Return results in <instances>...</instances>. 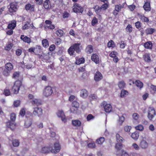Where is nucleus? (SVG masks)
I'll use <instances>...</instances> for the list:
<instances>
[{"label":"nucleus","instance_id":"nucleus-1","mask_svg":"<svg viewBox=\"0 0 156 156\" xmlns=\"http://www.w3.org/2000/svg\"><path fill=\"white\" fill-rule=\"evenodd\" d=\"M61 148V145L58 141L54 142L53 144L51 143H49L47 146L42 147L41 152L44 154L51 153L56 154L59 152Z\"/></svg>","mask_w":156,"mask_h":156},{"label":"nucleus","instance_id":"nucleus-2","mask_svg":"<svg viewBox=\"0 0 156 156\" xmlns=\"http://www.w3.org/2000/svg\"><path fill=\"white\" fill-rule=\"evenodd\" d=\"M83 49V47L80 43H75L73 44L68 50V54L70 56H73L75 51L78 54H80Z\"/></svg>","mask_w":156,"mask_h":156},{"label":"nucleus","instance_id":"nucleus-3","mask_svg":"<svg viewBox=\"0 0 156 156\" xmlns=\"http://www.w3.org/2000/svg\"><path fill=\"white\" fill-rule=\"evenodd\" d=\"M16 118V114L14 113H12L10 115V120L6 122L7 127L12 130L16 128V124L15 122Z\"/></svg>","mask_w":156,"mask_h":156},{"label":"nucleus","instance_id":"nucleus-4","mask_svg":"<svg viewBox=\"0 0 156 156\" xmlns=\"http://www.w3.org/2000/svg\"><path fill=\"white\" fill-rule=\"evenodd\" d=\"M22 85V82L21 81L19 80L16 81L14 83L12 90L13 91V94H18L20 88Z\"/></svg>","mask_w":156,"mask_h":156},{"label":"nucleus","instance_id":"nucleus-5","mask_svg":"<svg viewBox=\"0 0 156 156\" xmlns=\"http://www.w3.org/2000/svg\"><path fill=\"white\" fill-rule=\"evenodd\" d=\"M18 7V3L16 2H11L8 6L9 12L12 14L17 11Z\"/></svg>","mask_w":156,"mask_h":156},{"label":"nucleus","instance_id":"nucleus-6","mask_svg":"<svg viewBox=\"0 0 156 156\" xmlns=\"http://www.w3.org/2000/svg\"><path fill=\"white\" fill-rule=\"evenodd\" d=\"M125 2L123 3L121 5L120 4L116 5H115L114 10L112 12V14L115 16H117L119 13V12L121 11V9L124 8L126 5Z\"/></svg>","mask_w":156,"mask_h":156},{"label":"nucleus","instance_id":"nucleus-7","mask_svg":"<svg viewBox=\"0 0 156 156\" xmlns=\"http://www.w3.org/2000/svg\"><path fill=\"white\" fill-rule=\"evenodd\" d=\"M53 93L52 87L50 86H46L43 90V94L44 96L46 97L51 96Z\"/></svg>","mask_w":156,"mask_h":156},{"label":"nucleus","instance_id":"nucleus-8","mask_svg":"<svg viewBox=\"0 0 156 156\" xmlns=\"http://www.w3.org/2000/svg\"><path fill=\"white\" fill-rule=\"evenodd\" d=\"M71 105L72 107L70 109V111L73 113H76L79 107V103L76 100L72 102Z\"/></svg>","mask_w":156,"mask_h":156},{"label":"nucleus","instance_id":"nucleus-9","mask_svg":"<svg viewBox=\"0 0 156 156\" xmlns=\"http://www.w3.org/2000/svg\"><path fill=\"white\" fill-rule=\"evenodd\" d=\"M101 105L103 106L105 112L107 113H109L112 110V106L109 104H108L105 101H103L101 104Z\"/></svg>","mask_w":156,"mask_h":156},{"label":"nucleus","instance_id":"nucleus-10","mask_svg":"<svg viewBox=\"0 0 156 156\" xmlns=\"http://www.w3.org/2000/svg\"><path fill=\"white\" fill-rule=\"evenodd\" d=\"M155 115V111L154 108L152 107H150L148 109L147 117L148 119L151 120Z\"/></svg>","mask_w":156,"mask_h":156},{"label":"nucleus","instance_id":"nucleus-11","mask_svg":"<svg viewBox=\"0 0 156 156\" xmlns=\"http://www.w3.org/2000/svg\"><path fill=\"white\" fill-rule=\"evenodd\" d=\"M74 7L73 9V12L76 13H82L83 11V8L79 4L76 3L73 5Z\"/></svg>","mask_w":156,"mask_h":156},{"label":"nucleus","instance_id":"nucleus-12","mask_svg":"<svg viewBox=\"0 0 156 156\" xmlns=\"http://www.w3.org/2000/svg\"><path fill=\"white\" fill-rule=\"evenodd\" d=\"M33 114L35 116L40 117L43 114V109L41 108L38 107L34 108Z\"/></svg>","mask_w":156,"mask_h":156},{"label":"nucleus","instance_id":"nucleus-13","mask_svg":"<svg viewBox=\"0 0 156 156\" xmlns=\"http://www.w3.org/2000/svg\"><path fill=\"white\" fill-rule=\"evenodd\" d=\"M57 115L58 117L61 118L62 121L64 123L66 122L67 119L63 111L59 110L57 113Z\"/></svg>","mask_w":156,"mask_h":156},{"label":"nucleus","instance_id":"nucleus-14","mask_svg":"<svg viewBox=\"0 0 156 156\" xmlns=\"http://www.w3.org/2000/svg\"><path fill=\"white\" fill-rule=\"evenodd\" d=\"M103 78L101 73L99 71H97L94 74V80L96 82H98L101 80Z\"/></svg>","mask_w":156,"mask_h":156},{"label":"nucleus","instance_id":"nucleus-15","mask_svg":"<svg viewBox=\"0 0 156 156\" xmlns=\"http://www.w3.org/2000/svg\"><path fill=\"white\" fill-rule=\"evenodd\" d=\"M137 16L142 22L146 23H151L149 18L146 17L144 14H138Z\"/></svg>","mask_w":156,"mask_h":156},{"label":"nucleus","instance_id":"nucleus-16","mask_svg":"<svg viewBox=\"0 0 156 156\" xmlns=\"http://www.w3.org/2000/svg\"><path fill=\"white\" fill-rule=\"evenodd\" d=\"M25 9L27 11H29L31 12H33L35 10V6L34 5L28 3L25 5Z\"/></svg>","mask_w":156,"mask_h":156},{"label":"nucleus","instance_id":"nucleus-17","mask_svg":"<svg viewBox=\"0 0 156 156\" xmlns=\"http://www.w3.org/2000/svg\"><path fill=\"white\" fill-rule=\"evenodd\" d=\"M142 45L144 48L147 49L152 50L153 48V44L151 41H147L145 43H143Z\"/></svg>","mask_w":156,"mask_h":156},{"label":"nucleus","instance_id":"nucleus-18","mask_svg":"<svg viewBox=\"0 0 156 156\" xmlns=\"http://www.w3.org/2000/svg\"><path fill=\"white\" fill-rule=\"evenodd\" d=\"M91 60L96 64L99 63V58L98 55L97 53L93 54L91 55Z\"/></svg>","mask_w":156,"mask_h":156},{"label":"nucleus","instance_id":"nucleus-19","mask_svg":"<svg viewBox=\"0 0 156 156\" xmlns=\"http://www.w3.org/2000/svg\"><path fill=\"white\" fill-rule=\"evenodd\" d=\"M143 7L144 9L146 11L149 12L151 10L150 1L148 0H147L145 2Z\"/></svg>","mask_w":156,"mask_h":156},{"label":"nucleus","instance_id":"nucleus-20","mask_svg":"<svg viewBox=\"0 0 156 156\" xmlns=\"http://www.w3.org/2000/svg\"><path fill=\"white\" fill-rule=\"evenodd\" d=\"M16 22L15 20H13L8 24L6 30L7 29H14L16 26Z\"/></svg>","mask_w":156,"mask_h":156},{"label":"nucleus","instance_id":"nucleus-21","mask_svg":"<svg viewBox=\"0 0 156 156\" xmlns=\"http://www.w3.org/2000/svg\"><path fill=\"white\" fill-rule=\"evenodd\" d=\"M93 47L91 45H88L86 47L85 49V52L86 53L88 54H90L93 52Z\"/></svg>","mask_w":156,"mask_h":156},{"label":"nucleus","instance_id":"nucleus-22","mask_svg":"<svg viewBox=\"0 0 156 156\" xmlns=\"http://www.w3.org/2000/svg\"><path fill=\"white\" fill-rule=\"evenodd\" d=\"M88 96V91L85 89H83L81 90L80 92V96L83 98H86Z\"/></svg>","mask_w":156,"mask_h":156},{"label":"nucleus","instance_id":"nucleus-23","mask_svg":"<svg viewBox=\"0 0 156 156\" xmlns=\"http://www.w3.org/2000/svg\"><path fill=\"white\" fill-rule=\"evenodd\" d=\"M20 39L24 42L28 44H30L31 42L30 38L27 36H24L23 35L21 36Z\"/></svg>","mask_w":156,"mask_h":156},{"label":"nucleus","instance_id":"nucleus-24","mask_svg":"<svg viewBox=\"0 0 156 156\" xmlns=\"http://www.w3.org/2000/svg\"><path fill=\"white\" fill-rule=\"evenodd\" d=\"M30 102L34 106L36 105L38 106L39 105H41L42 104L41 100L37 99H35L33 100L30 101Z\"/></svg>","mask_w":156,"mask_h":156},{"label":"nucleus","instance_id":"nucleus-25","mask_svg":"<svg viewBox=\"0 0 156 156\" xmlns=\"http://www.w3.org/2000/svg\"><path fill=\"white\" fill-rule=\"evenodd\" d=\"M13 65L10 62L6 63L5 66V68L10 72L13 69Z\"/></svg>","mask_w":156,"mask_h":156},{"label":"nucleus","instance_id":"nucleus-26","mask_svg":"<svg viewBox=\"0 0 156 156\" xmlns=\"http://www.w3.org/2000/svg\"><path fill=\"white\" fill-rule=\"evenodd\" d=\"M50 5L51 2L49 0H46L43 3V6L44 8L45 9L47 10H48L50 8Z\"/></svg>","mask_w":156,"mask_h":156},{"label":"nucleus","instance_id":"nucleus-27","mask_svg":"<svg viewBox=\"0 0 156 156\" xmlns=\"http://www.w3.org/2000/svg\"><path fill=\"white\" fill-rule=\"evenodd\" d=\"M72 123L73 126L76 127H80L81 124V122L77 119L72 120Z\"/></svg>","mask_w":156,"mask_h":156},{"label":"nucleus","instance_id":"nucleus-28","mask_svg":"<svg viewBox=\"0 0 156 156\" xmlns=\"http://www.w3.org/2000/svg\"><path fill=\"white\" fill-rule=\"evenodd\" d=\"M42 49L40 45H36L35 47V54L38 55L39 53L42 51Z\"/></svg>","mask_w":156,"mask_h":156},{"label":"nucleus","instance_id":"nucleus-29","mask_svg":"<svg viewBox=\"0 0 156 156\" xmlns=\"http://www.w3.org/2000/svg\"><path fill=\"white\" fill-rule=\"evenodd\" d=\"M155 30L154 28H147L145 30V32L146 34L147 35L153 34Z\"/></svg>","mask_w":156,"mask_h":156},{"label":"nucleus","instance_id":"nucleus-30","mask_svg":"<svg viewBox=\"0 0 156 156\" xmlns=\"http://www.w3.org/2000/svg\"><path fill=\"white\" fill-rule=\"evenodd\" d=\"M38 58L42 60H48V56L46 54L44 53H42V54H38L37 55Z\"/></svg>","mask_w":156,"mask_h":156},{"label":"nucleus","instance_id":"nucleus-31","mask_svg":"<svg viewBox=\"0 0 156 156\" xmlns=\"http://www.w3.org/2000/svg\"><path fill=\"white\" fill-rule=\"evenodd\" d=\"M76 63L77 65H80L83 63L85 62V59L83 57H82L80 58H79L78 57L76 58Z\"/></svg>","mask_w":156,"mask_h":156},{"label":"nucleus","instance_id":"nucleus-32","mask_svg":"<svg viewBox=\"0 0 156 156\" xmlns=\"http://www.w3.org/2000/svg\"><path fill=\"white\" fill-rule=\"evenodd\" d=\"M143 58L144 61L147 62H150L151 60L150 54L148 53L143 55Z\"/></svg>","mask_w":156,"mask_h":156},{"label":"nucleus","instance_id":"nucleus-33","mask_svg":"<svg viewBox=\"0 0 156 156\" xmlns=\"http://www.w3.org/2000/svg\"><path fill=\"white\" fill-rule=\"evenodd\" d=\"M107 46L109 48H113L116 46V45L114 42L112 40H110L108 43Z\"/></svg>","mask_w":156,"mask_h":156},{"label":"nucleus","instance_id":"nucleus-34","mask_svg":"<svg viewBox=\"0 0 156 156\" xmlns=\"http://www.w3.org/2000/svg\"><path fill=\"white\" fill-rule=\"evenodd\" d=\"M105 140L104 137H101L96 140V142L98 144L101 145L104 142Z\"/></svg>","mask_w":156,"mask_h":156},{"label":"nucleus","instance_id":"nucleus-35","mask_svg":"<svg viewBox=\"0 0 156 156\" xmlns=\"http://www.w3.org/2000/svg\"><path fill=\"white\" fill-rule=\"evenodd\" d=\"M32 120L31 119H27L25 122L24 125L26 128H28L30 127L32 124Z\"/></svg>","mask_w":156,"mask_h":156},{"label":"nucleus","instance_id":"nucleus-36","mask_svg":"<svg viewBox=\"0 0 156 156\" xmlns=\"http://www.w3.org/2000/svg\"><path fill=\"white\" fill-rule=\"evenodd\" d=\"M148 143L144 140H142L140 143V146L142 148H146L148 146Z\"/></svg>","mask_w":156,"mask_h":156},{"label":"nucleus","instance_id":"nucleus-37","mask_svg":"<svg viewBox=\"0 0 156 156\" xmlns=\"http://www.w3.org/2000/svg\"><path fill=\"white\" fill-rule=\"evenodd\" d=\"M132 138L135 140H136L139 136V133L137 131H135L132 133L131 135Z\"/></svg>","mask_w":156,"mask_h":156},{"label":"nucleus","instance_id":"nucleus-38","mask_svg":"<svg viewBox=\"0 0 156 156\" xmlns=\"http://www.w3.org/2000/svg\"><path fill=\"white\" fill-rule=\"evenodd\" d=\"M128 94L129 92L127 90L122 89L120 93V96L121 98H123L125 97L126 96L128 95Z\"/></svg>","mask_w":156,"mask_h":156},{"label":"nucleus","instance_id":"nucleus-39","mask_svg":"<svg viewBox=\"0 0 156 156\" xmlns=\"http://www.w3.org/2000/svg\"><path fill=\"white\" fill-rule=\"evenodd\" d=\"M42 45L44 48H46L49 46V43L47 39H44L42 41Z\"/></svg>","mask_w":156,"mask_h":156},{"label":"nucleus","instance_id":"nucleus-40","mask_svg":"<svg viewBox=\"0 0 156 156\" xmlns=\"http://www.w3.org/2000/svg\"><path fill=\"white\" fill-rule=\"evenodd\" d=\"M12 144L14 147H18L20 145V142L18 140L14 139L12 140Z\"/></svg>","mask_w":156,"mask_h":156},{"label":"nucleus","instance_id":"nucleus-41","mask_svg":"<svg viewBox=\"0 0 156 156\" xmlns=\"http://www.w3.org/2000/svg\"><path fill=\"white\" fill-rule=\"evenodd\" d=\"M118 86L119 88L121 89L125 88L126 86V83L123 80H121L119 82Z\"/></svg>","mask_w":156,"mask_h":156},{"label":"nucleus","instance_id":"nucleus-42","mask_svg":"<svg viewBox=\"0 0 156 156\" xmlns=\"http://www.w3.org/2000/svg\"><path fill=\"white\" fill-rule=\"evenodd\" d=\"M136 85L140 89H141L143 86V83L139 80H136L135 81Z\"/></svg>","mask_w":156,"mask_h":156},{"label":"nucleus","instance_id":"nucleus-43","mask_svg":"<svg viewBox=\"0 0 156 156\" xmlns=\"http://www.w3.org/2000/svg\"><path fill=\"white\" fill-rule=\"evenodd\" d=\"M115 147L117 151H119L122 148V144L121 143H117L115 145Z\"/></svg>","mask_w":156,"mask_h":156},{"label":"nucleus","instance_id":"nucleus-44","mask_svg":"<svg viewBox=\"0 0 156 156\" xmlns=\"http://www.w3.org/2000/svg\"><path fill=\"white\" fill-rule=\"evenodd\" d=\"M89 98L90 101L96 100H97V96L96 94H92L89 95Z\"/></svg>","mask_w":156,"mask_h":156},{"label":"nucleus","instance_id":"nucleus-45","mask_svg":"<svg viewBox=\"0 0 156 156\" xmlns=\"http://www.w3.org/2000/svg\"><path fill=\"white\" fill-rule=\"evenodd\" d=\"M116 139L117 142L122 143L123 141V138L119 134H117L116 135Z\"/></svg>","mask_w":156,"mask_h":156},{"label":"nucleus","instance_id":"nucleus-46","mask_svg":"<svg viewBox=\"0 0 156 156\" xmlns=\"http://www.w3.org/2000/svg\"><path fill=\"white\" fill-rule=\"evenodd\" d=\"M55 33L58 36L60 37L63 35L64 32L62 30L59 29L56 31Z\"/></svg>","mask_w":156,"mask_h":156},{"label":"nucleus","instance_id":"nucleus-47","mask_svg":"<svg viewBox=\"0 0 156 156\" xmlns=\"http://www.w3.org/2000/svg\"><path fill=\"white\" fill-rule=\"evenodd\" d=\"M93 8L97 13L100 12L101 9V8L98 5H95L94 6Z\"/></svg>","mask_w":156,"mask_h":156},{"label":"nucleus","instance_id":"nucleus-48","mask_svg":"<svg viewBox=\"0 0 156 156\" xmlns=\"http://www.w3.org/2000/svg\"><path fill=\"white\" fill-rule=\"evenodd\" d=\"M126 31L129 33H130L133 31V27L130 24H128L126 28Z\"/></svg>","mask_w":156,"mask_h":156},{"label":"nucleus","instance_id":"nucleus-49","mask_svg":"<svg viewBox=\"0 0 156 156\" xmlns=\"http://www.w3.org/2000/svg\"><path fill=\"white\" fill-rule=\"evenodd\" d=\"M150 88L151 89L150 92L151 93L154 94L156 93V86L151 84Z\"/></svg>","mask_w":156,"mask_h":156},{"label":"nucleus","instance_id":"nucleus-50","mask_svg":"<svg viewBox=\"0 0 156 156\" xmlns=\"http://www.w3.org/2000/svg\"><path fill=\"white\" fill-rule=\"evenodd\" d=\"M10 72V71L5 68L2 72V74L4 76H8L9 75Z\"/></svg>","mask_w":156,"mask_h":156},{"label":"nucleus","instance_id":"nucleus-51","mask_svg":"<svg viewBox=\"0 0 156 156\" xmlns=\"http://www.w3.org/2000/svg\"><path fill=\"white\" fill-rule=\"evenodd\" d=\"M13 45L12 43L7 44L5 47V49L7 51L10 50L12 48Z\"/></svg>","mask_w":156,"mask_h":156},{"label":"nucleus","instance_id":"nucleus-52","mask_svg":"<svg viewBox=\"0 0 156 156\" xmlns=\"http://www.w3.org/2000/svg\"><path fill=\"white\" fill-rule=\"evenodd\" d=\"M135 129L136 130H138L140 131H142L144 130V128L143 126L142 125L140 124L135 126Z\"/></svg>","mask_w":156,"mask_h":156},{"label":"nucleus","instance_id":"nucleus-53","mask_svg":"<svg viewBox=\"0 0 156 156\" xmlns=\"http://www.w3.org/2000/svg\"><path fill=\"white\" fill-rule=\"evenodd\" d=\"M3 94L5 96H9L10 94V92L9 89H5L3 91Z\"/></svg>","mask_w":156,"mask_h":156},{"label":"nucleus","instance_id":"nucleus-54","mask_svg":"<svg viewBox=\"0 0 156 156\" xmlns=\"http://www.w3.org/2000/svg\"><path fill=\"white\" fill-rule=\"evenodd\" d=\"M98 23V20L96 17H94L92 20L91 23L93 26H94Z\"/></svg>","mask_w":156,"mask_h":156},{"label":"nucleus","instance_id":"nucleus-55","mask_svg":"<svg viewBox=\"0 0 156 156\" xmlns=\"http://www.w3.org/2000/svg\"><path fill=\"white\" fill-rule=\"evenodd\" d=\"M20 76V73L19 72H14L12 76V78L15 79H17Z\"/></svg>","mask_w":156,"mask_h":156},{"label":"nucleus","instance_id":"nucleus-56","mask_svg":"<svg viewBox=\"0 0 156 156\" xmlns=\"http://www.w3.org/2000/svg\"><path fill=\"white\" fill-rule=\"evenodd\" d=\"M118 53L115 51H111L109 54V56L111 58L114 57L118 55Z\"/></svg>","mask_w":156,"mask_h":156},{"label":"nucleus","instance_id":"nucleus-57","mask_svg":"<svg viewBox=\"0 0 156 156\" xmlns=\"http://www.w3.org/2000/svg\"><path fill=\"white\" fill-rule=\"evenodd\" d=\"M20 100H17L14 101L13 105L14 107H17L19 106L20 104Z\"/></svg>","mask_w":156,"mask_h":156},{"label":"nucleus","instance_id":"nucleus-58","mask_svg":"<svg viewBox=\"0 0 156 156\" xmlns=\"http://www.w3.org/2000/svg\"><path fill=\"white\" fill-rule=\"evenodd\" d=\"M70 15V14L69 12L67 11H64L62 15V17L65 19L66 18H68Z\"/></svg>","mask_w":156,"mask_h":156},{"label":"nucleus","instance_id":"nucleus-59","mask_svg":"<svg viewBox=\"0 0 156 156\" xmlns=\"http://www.w3.org/2000/svg\"><path fill=\"white\" fill-rule=\"evenodd\" d=\"M135 24L136 27L137 29L140 28L142 25L140 21L136 22L135 23Z\"/></svg>","mask_w":156,"mask_h":156},{"label":"nucleus","instance_id":"nucleus-60","mask_svg":"<svg viewBox=\"0 0 156 156\" xmlns=\"http://www.w3.org/2000/svg\"><path fill=\"white\" fill-rule=\"evenodd\" d=\"M26 113L25 109L24 108H22L20 111L19 114L22 117H23Z\"/></svg>","mask_w":156,"mask_h":156},{"label":"nucleus","instance_id":"nucleus-61","mask_svg":"<svg viewBox=\"0 0 156 156\" xmlns=\"http://www.w3.org/2000/svg\"><path fill=\"white\" fill-rule=\"evenodd\" d=\"M22 51L21 49H17L16 51V55L20 56L22 53Z\"/></svg>","mask_w":156,"mask_h":156},{"label":"nucleus","instance_id":"nucleus-62","mask_svg":"<svg viewBox=\"0 0 156 156\" xmlns=\"http://www.w3.org/2000/svg\"><path fill=\"white\" fill-rule=\"evenodd\" d=\"M126 45V43L123 41H121L119 44L120 48H124Z\"/></svg>","mask_w":156,"mask_h":156},{"label":"nucleus","instance_id":"nucleus-63","mask_svg":"<svg viewBox=\"0 0 156 156\" xmlns=\"http://www.w3.org/2000/svg\"><path fill=\"white\" fill-rule=\"evenodd\" d=\"M78 70L79 72H84L86 71L85 66H84L79 68Z\"/></svg>","mask_w":156,"mask_h":156},{"label":"nucleus","instance_id":"nucleus-64","mask_svg":"<svg viewBox=\"0 0 156 156\" xmlns=\"http://www.w3.org/2000/svg\"><path fill=\"white\" fill-rule=\"evenodd\" d=\"M89 76V74L87 72H85L83 73L82 77L84 79H86Z\"/></svg>","mask_w":156,"mask_h":156}]
</instances>
